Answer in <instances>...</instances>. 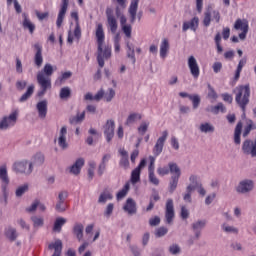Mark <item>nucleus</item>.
Returning a JSON list of instances; mask_svg holds the SVG:
<instances>
[{"label": "nucleus", "instance_id": "34", "mask_svg": "<svg viewBox=\"0 0 256 256\" xmlns=\"http://www.w3.org/2000/svg\"><path fill=\"white\" fill-rule=\"evenodd\" d=\"M243 129V123L238 122L234 131V143L236 145H241V131Z\"/></svg>", "mask_w": 256, "mask_h": 256}, {"label": "nucleus", "instance_id": "41", "mask_svg": "<svg viewBox=\"0 0 256 256\" xmlns=\"http://www.w3.org/2000/svg\"><path fill=\"white\" fill-rule=\"evenodd\" d=\"M130 184L126 183L124 187L116 194L117 201H121V199H124L127 196V193H129Z\"/></svg>", "mask_w": 256, "mask_h": 256}, {"label": "nucleus", "instance_id": "9", "mask_svg": "<svg viewBox=\"0 0 256 256\" xmlns=\"http://www.w3.org/2000/svg\"><path fill=\"white\" fill-rule=\"evenodd\" d=\"M147 165V159H142L139 163V165L132 171L131 173V183L132 185H136V183H139L141 181V170L145 169Z\"/></svg>", "mask_w": 256, "mask_h": 256}, {"label": "nucleus", "instance_id": "57", "mask_svg": "<svg viewBox=\"0 0 256 256\" xmlns=\"http://www.w3.org/2000/svg\"><path fill=\"white\" fill-rule=\"evenodd\" d=\"M217 92L215 89L211 87V84H208V99H212V101H216L217 99Z\"/></svg>", "mask_w": 256, "mask_h": 256}, {"label": "nucleus", "instance_id": "38", "mask_svg": "<svg viewBox=\"0 0 256 256\" xmlns=\"http://www.w3.org/2000/svg\"><path fill=\"white\" fill-rule=\"evenodd\" d=\"M65 223H67V219L63 217L57 218L54 222L53 231H56L57 233H61V229L63 225H65Z\"/></svg>", "mask_w": 256, "mask_h": 256}, {"label": "nucleus", "instance_id": "19", "mask_svg": "<svg viewBox=\"0 0 256 256\" xmlns=\"http://www.w3.org/2000/svg\"><path fill=\"white\" fill-rule=\"evenodd\" d=\"M34 49H36L34 55V64L39 68L43 65V46H41L39 43H36L34 45Z\"/></svg>", "mask_w": 256, "mask_h": 256}, {"label": "nucleus", "instance_id": "29", "mask_svg": "<svg viewBox=\"0 0 256 256\" xmlns=\"http://www.w3.org/2000/svg\"><path fill=\"white\" fill-rule=\"evenodd\" d=\"M22 17L24 19L23 20L24 29H28L30 33H33L35 31V24L31 22V20L29 19V15H27V13H23Z\"/></svg>", "mask_w": 256, "mask_h": 256}, {"label": "nucleus", "instance_id": "24", "mask_svg": "<svg viewBox=\"0 0 256 256\" xmlns=\"http://www.w3.org/2000/svg\"><path fill=\"white\" fill-rule=\"evenodd\" d=\"M221 231H223V233H226V235H239V228L230 225L227 222L221 224Z\"/></svg>", "mask_w": 256, "mask_h": 256}, {"label": "nucleus", "instance_id": "10", "mask_svg": "<svg viewBox=\"0 0 256 256\" xmlns=\"http://www.w3.org/2000/svg\"><path fill=\"white\" fill-rule=\"evenodd\" d=\"M104 135L107 143H111L113 137H115V121L110 119L107 120L104 125Z\"/></svg>", "mask_w": 256, "mask_h": 256}, {"label": "nucleus", "instance_id": "39", "mask_svg": "<svg viewBox=\"0 0 256 256\" xmlns=\"http://www.w3.org/2000/svg\"><path fill=\"white\" fill-rule=\"evenodd\" d=\"M30 163H33L34 165H43V163H45V155H43V153L39 152L36 153L33 158L32 161H30Z\"/></svg>", "mask_w": 256, "mask_h": 256}, {"label": "nucleus", "instance_id": "36", "mask_svg": "<svg viewBox=\"0 0 256 256\" xmlns=\"http://www.w3.org/2000/svg\"><path fill=\"white\" fill-rule=\"evenodd\" d=\"M127 47V57L128 59H131L133 65H135V63H137V58H135V47L133 46V44H129V42L126 45Z\"/></svg>", "mask_w": 256, "mask_h": 256}, {"label": "nucleus", "instance_id": "48", "mask_svg": "<svg viewBox=\"0 0 256 256\" xmlns=\"http://www.w3.org/2000/svg\"><path fill=\"white\" fill-rule=\"evenodd\" d=\"M72 75L73 73L71 71L62 73V75L56 80V85H61L64 81H67V79H71Z\"/></svg>", "mask_w": 256, "mask_h": 256}, {"label": "nucleus", "instance_id": "56", "mask_svg": "<svg viewBox=\"0 0 256 256\" xmlns=\"http://www.w3.org/2000/svg\"><path fill=\"white\" fill-rule=\"evenodd\" d=\"M167 233H169V229L162 226V227H159L156 229L155 235H156V237H165V235H167Z\"/></svg>", "mask_w": 256, "mask_h": 256}, {"label": "nucleus", "instance_id": "1", "mask_svg": "<svg viewBox=\"0 0 256 256\" xmlns=\"http://www.w3.org/2000/svg\"><path fill=\"white\" fill-rule=\"evenodd\" d=\"M97 39V61L101 69L105 67V61L111 59V46H103L105 43V32L103 31V25L98 24L96 29Z\"/></svg>", "mask_w": 256, "mask_h": 256}, {"label": "nucleus", "instance_id": "33", "mask_svg": "<svg viewBox=\"0 0 256 256\" xmlns=\"http://www.w3.org/2000/svg\"><path fill=\"white\" fill-rule=\"evenodd\" d=\"M234 29H236V31H249V23L247 20L237 19L234 24Z\"/></svg>", "mask_w": 256, "mask_h": 256}, {"label": "nucleus", "instance_id": "31", "mask_svg": "<svg viewBox=\"0 0 256 256\" xmlns=\"http://www.w3.org/2000/svg\"><path fill=\"white\" fill-rule=\"evenodd\" d=\"M168 167L172 177L181 178V168L179 167V165H177V163L170 162L168 164Z\"/></svg>", "mask_w": 256, "mask_h": 256}, {"label": "nucleus", "instance_id": "44", "mask_svg": "<svg viewBox=\"0 0 256 256\" xmlns=\"http://www.w3.org/2000/svg\"><path fill=\"white\" fill-rule=\"evenodd\" d=\"M207 225V220H197L192 224L193 231H201L202 229H205V226Z\"/></svg>", "mask_w": 256, "mask_h": 256}, {"label": "nucleus", "instance_id": "60", "mask_svg": "<svg viewBox=\"0 0 256 256\" xmlns=\"http://www.w3.org/2000/svg\"><path fill=\"white\" fill-rule=\"evenodd\" d=\"M38 205H39V200H35L34 202H32V204L30 206H28L26 208V212L27 213H35V211H37Z\"/></svg>", "mask_w": 256, "mask_h": 256}, {"label": "nucleus", "instance_id": "59", "mask_svg": "<svg viewBox=\"0 0 256 256\" xmlns=\"http://www.w3.org/2000/svg\"><path fill=\"white\" fill-rule=\"evenodd\" d=\"M157 173H158V175H160V177H165V175H169V173H170L169 167H167V166L158 167Z\"/></svg>", "mask_w": 256, "mask_h": 256}, {"label": "nucleus", "instance_id": "63", "mask_svg": "<svg viewBox=\"0 0 256 256\" xmlns=\"http://www.w3.org/2000/svg\"><path fill=\"white\" fill-rule=\"evenodd\" d=\"M119 165L124 169H129V156L121 157Z\"/></svg>", "mask_w": 256, "mask_h": 256}, {"label": "nucleus", "instance_id": "16", "mask_svg": "<svg viewBox=\"0 0 256 256\" xmlns=\"http://www.w3.org/2000/svg\"><path fill=\"white\" fill-rule=\"evenodd\" d=\"M189 29L194 33L195 31H197V29H199V17L196 16L192 18L190 21H185L183 23L182 31H189Z\"/></svg>", "mask_w": 256, "mask_h": 256}, {"label": "nucleus", "instance_id": "64", "mask_svg": "<svg viewBox=\"0 0 256 256\" xmlns=\"http://www.w3.org/2000/svg\"><path fill=\"white\" fill-rule=\"evenodd\" d=\"M65 209H67L65 202L58 200V202L56 204V211H58L59 213H63V211H65Z\"/></svg>", "mask_w": 256, "mask_h": 256}, {"label": "nucleus", "instance_id": "32", "mask_svg": "<svg viewBox=\"0 0 256 256\" xmlns=\"http://www.w3.org/2000/svg\"><path fill=\"white\" fill-rule=\"evenodd\" d=\"M107 201H113V193L109 190H104L101 192L99 198H98V203H107Z\"/></svg>", "mask_w": 256, "mask_h": 256}, {"label": "nucleus", "instance_id": "18", "mask_svg": "<svg viewBox=\"0 0 256 256\" xmlns=\"http://www.w3.org/2000/svg\"><path fill=\"white\" fill-rule=\"evenodd\" d=\"M119 19H120V26L125 37H127L128 39H131V33L133 31V27L131 26V24H127V17H125V15H121Z\"/></svg>", "mask_w": 256, "mask_h": 256}, {"label": "nucleus", "instance_id": "3", "mask_svg": "<svg viewBox=\"0 0 256 256\" xmlns=\"http://www.w3.org/2000/svg\"><path fill=\"white\" fill-rule=\"evenodd\" d=\"M233 93H235V101L237 105L242 109L243 113H245V109L247 105H249V97H251V88L249 84L237 86Z\"/></svg>", "mask_w": 256, "mask_h": 256}, {"label": "nucleus", "instance_id": "22", "mask_svg": "<svg viewBox=\"0 0 256 256\" xmlns=\"http://www.w3.org/2000/svg\"><path fill=\"white\" fill-rule=\"evenodd\" d=\"M47 108H48L47 100H41L36 104V109L38 111L39 119H45L47 117Z\"/></svg>", "mask_w": 256, "mask_h": 256}, {"label": "nucleus", "instance_id": "42", "mask_svg": "<svg viewBox=\"0 0 256 256\" xmlns=\"http://www.w3.org/2000/svg\"><path fill=\"white\" fill-rule=\"evenodd\" d=\"M179 179L180 178L171 176L168 186L169 193H175V189H177V186L179 185Z\"/></svg>", "mask_w": 256, "mask_h": 256}, {"label": "nucleus", "instance_id": "55", "mask_svg": "<svg viewBox=\"0 0 256 256\" xmlns=\"http://www.w3.org/2000/svg\"><path fill=\"white\" fill-rule=\"evenodd\" d=\"M115 209V205L113 203H109L106 206V209L104 211V216L107 217V219H109V217H111V215H113V210Z\"/></svg>", "mask_w": 256, "mask_h": 256}, {"label": "nucleus", "instance_id": "58", "mask_svg": "<svg viewBox=\"0 0 256 256\" xmlns=\"http://www.w3.org/2000/svg\"><path fill=\"white\" fill-rule=\"evenodd\" d=\"M230 247L233 251H245V248H243V244H241V242H232Z\"/></svg>", "mask_w": 256, "mask_h": 256}, {"label": "nucleus", "instance_id": "11", "mask_svg": "<svg viewBox=\"0 0 256 256\" xmlns=\"http://www.w3.org/2000/svg\"><path fill=\"white\" fill-rule=\"evenodd\" d=\"M167 137H169V132L165 130L162 132V136L158 138L154 146L153 153L155 157H159V155L163 153V145H165V141H167Z\"/></svg>", "mask_w": 256, "mask_h": 256}, {"label": "nucleus", "instance_id": "2", "mask_svg": "<svg viewBox=\"0 0 256 256\" xmlns=\"http://www.w3.org/2000/svg\"><path fill=\"white\" fill-rule=\"evenodd\" d=\"M55 71H57V66H52L51 63H46L43 69L37 73V83L41 87V91L38 92L39 97H43V95L47 93V90L51 89V77Z\"/></svg>", "mask_w": 256, "mask_h": 256}, {"label": "nucleus", "instance_id": "61", "mask_svg": "<svg viewBox=\"0 0 256 256\" xmlns=\"http://www.w3.org/2000/svg\"><path fill=\"white\" fill-rule=\"evenodd\" d=\"M203 25L204 27H209L211 25V12L207 11L204 14V19H203Z\"/></svg>", "mask_w": 256, "mask_h": 256}, {"label": "nucleus", "instance_id": "26", "mask_svg": "<svg viewBox=\"0 0 256 256\" xmlns=\"http://www.w3.org/2000/svg\"><path fill=\"white\" fill-rule=\"evenodd\" d=\"M170 45H169V39L164 38L162 39L160 43V57L161 59H165L167 57V54L169 53Z\"/></svg>", "mask_w": 256, "mask_h": 256}, {"label": "nucleus", "instance_id": "49", "mask_svg": "<svg viewBox=\"0 0 256 256\" xmlns=\"http://www.w3.org/2000/svg\"><path fill=\"white\" fill-rule=\"evenodd\" d=\"M253 129H256V125L253 123L252 120H249L247 126L244 128V131L242 134L243 137H248L249 133H251V131H253Z\"/></svg>", "mask_w": 256, "mask_h": 256}, {"label": "nucleus", "instance_id": "47", "mask_svg": "<svg viewBox=\"0 0 256 256\" xmlns=\"http://www.w3.org/2000/svg\"><path fill=\"white\" fill-rule=\"evenodd\" d=\"M190 101H192L193 109H199V105H201V97L198 94H194L189 96Z\"/></svg>", "mask_w": 256, "mask_h": 256}, {"label": "nucleus", "instance_id": "53", "mask_svg": "<svg viewBox=\"0 0 256 256\" xmlns=\"http://www.w3.org/2000/svg\"><path fill=\"white\" fill-rule=\"evenodd\" d=\"M168 251L171 255H179L181 253V247L178 244H171Z\"/></svg>", "mask_w": 256, "mask_h": 256}, {"label": "nucleus", "instance_id": "4", "mask_svg": "<svg viewBox=\"0 0 256 256\" xmlns=\"http://www.w3.org/2000/svg\"><path fill=\"white\" fill-rule=\"evenodd\" d=\"M11 180L9 179V172L7 170V164H2L0 166V187L1 193L4 199L5 205H7V201L9 199V184Z\"/></svg>", "mask_w": 256, "mask_h": 256}, {"label": "nucleus", "instance_id": "14", "mask_svg": "<svg viewBox=\"0 0 256 256\" xmlns=\"http://www.w3.org/2000/svg\"><path fill=\"white\" fill-rule=\"evenodd\" d=\"M106 17H107L108 27L111 33L113 34L117 33V28H118L117 18H115V16L113 15V12L109 8L106 10Z\"/></svg>", "mask_w": 256, "mask_h": 256}, {"label": "nucleus", "instance_id": "12", "mask_svg": "<svg viewBox=\"0 0 256 256\" xmlns=\"http://www.w3.org/2000/svg\"><path fill=\"white\" fill-rule=\"evenodd\" d=\"M165 219L168 225H171V223H173V219H175V206L173 205V199H168L166 201Z\"/></svg>", "mask_w": 256, "mask_h": 256}, {"label": "nucleus", "instance_id": "13", "mask_svg": "<svg viewBox=\"0 0 256 256\" xmlns=\"http://www.w3.org/2000/svg\"><path fill=\"white\" fill-rule=\"evenodd\" d=\"M188 68L190 69L192 77H194V79H199V75H201V70L195 56L188 57Z\"/></svg>", "mask_w": 256, "mask_h": 256}, {"label": "nucleus", "instance_id": "43", "mask_svg": "<svg viewBox=\"0 0 256 256\" xmlns=\"http://www.w3.org/2000/svg\"><path fill=\"white\" fill-rule=\"evenodd\" d=\"M35 91V86L34 85H30L27 88L26 93H24L21 97H20V103H25V101H27V99H29V97H31V95H33Z\"/></svg>", "mask_w": 256, "mask_h": 256}, {"label": "nucleus", "instance_id": "46", "mask_svg": "<svg viewBox=\"0 0 256 256\" xmlns=\"http://www.w3.org/2000/svg\"><path fill=\"white\" fill-rule=\"evenodd\" d=\"M195 191V186L193 185H188L186 188V193L183 196V199L186 203H191V193Z\"/></svg>", "mask_w": 256, "mask_h": 256}, {"label": "nucleus", "instance_id": "28", "mask_svg": "<svg viewBox=\"0 0 256 256\" xmlns=\"http://www.w3.org/2000/svg\"><path fill=\"white\" fill-rule=\"evenodd\" d=\"M5 235L7 237V239H9V241H16L17 238L19 237V233H17V229L8 226L5 229Z\"/></svg>", "mask_w": 256, "mask_h": 256}, {"label": "nucleus", "instance_id": "37", "mask_svg": "<svg viewBox=\"0 0 256 256\" xmlns=\"http://www.w3.org/2000/svg\"><path fill=\"white\" fill-rule=\"evenodd\" d=\"M83 224L81 223H77L74 225L73 227V233L74 235H76L78 241H82L83 240Z\"/></svg>", "mask_w": 256, "mask_h": 256}, {"label": "nucleus", "instance_id": "25", "mask_svg": "<svg viewBox=\"0 0 256 256\" xmlns=\"http://www.w3.org/2000/svg\"><path fill=\"white\" fill-rule=\"evenodd\" d=\"M206 111H208V113H213L214 115H219V112L226 113L227 108H225V105L220 102L216 106H208Z\"/></svg>", "mask_w": 256, "mask_h": 256}, {"label": "nucleus", "instance_id": "52", "mask_svg": "<svg viewBox=\"0 0 256 256\" xmlns=\"http://www.w3.org/2000/svg\"><path fill=\"white\" fill-rule=\"evenodd\" d=\"M147 129H149V122L147 121L141 122L140 126L138 127L139 135H145V133H147Z\"/></svg>", "mask_w": 256, "mask_h": 256}, {"label": "nucleus", "instance_id": "20", "mask_svg": "<svg viewBox=\"0 0 256 256\" xmlns=\"http://www.w3.org/2000/svg\"><path fill=\"white\" fill-rule=\"evenodd\" d=\"M137 9H139V0H131L130 6L128 8L130 23H135L137 19Z\"/></svg>", "mask_w": 256, "mask_h": 256}, {"label": "nucleus", "instance_id": "27", "mask_svg": "<svg viewBox=\"0 0 256 256\" xmlns=\"http://www.w3.org/2000/svg\"><path fill=\"white\" fill-rule=\"evenodd\" d=\"M25 193H29V183L21 184L15 190V196L18 199H21Z\"/></svg>", "mask_w": 256, "mask_h": 256}, {"label": "nucleus", "instance_id": "45", "mask_svg": "<svg viewBox=\"0 0 256 256\" xmlns=\"http://www.w3.org/2000/svg\"><path fill=\"white\" fill-rule=\"evenodd\" d=\"M31 221L33 223V227L35 228L43 227L45 223V220L41 216H32Z\"/></svg>", "mask_w": 256, "mask_h": 256}, {"label": "nucleus", "instance_id": "35", "mask_svg": "<svg viewBox=\"0 0 256 256\" xmlns=\"http://www.w3.org/2000/svg\"><path fill=\"white\" fill-rule=\"evenodd\" d=\"M142 115L139 113H130L126 119L125 125H133L134 123H137V121H141Z\"/></svg>", "mask_w": 256, "mask_h": 256}, {"label": "nucleus", "instance_id": "7", "mask_svg": "<svg viewBox=\"0 0 256 256\" xmlns=\"http://www.w3.org/2000/svg\"><path fill=\"white\" fill-rule=\"evenodd\" d=\"M255 182L251 179H243L238 185L235 187L236 192L240 195H247V193H251V190L254 189Z\"/></svg>", "mask_w": 256, "mask_h": 256}, {"label": "nucleus", "instance_id": "51", "mask_svg": "<svg viewBox=\"0 0 256 256\" xmlns=\"http://www.w3.org/2000/svg\"><path fill=\"white\" fill-rule=\"evenodd\" d=\"M148 181L156 187L159 186L160 183L159 178H157V175H155V172L148 173Z\"/></svg>", "mask_w": 256, "mask_h": 256}, {"label": "nucleus", "instance_id": "62", "mask_svg": "<svg viewBox=\"0 0 256 256\" xmlns=\"http://www.w3.org/2000/svg\"><path fill=\"white\" fill-rule=\"evenodd\" d=\"M148 173H155V157L149 156Z\"/></svg>", "mask_w": 256, "mask_h": 256}, {"label": "nucleus", "instance_id": "17", "mask_svg": "<svg viewBox=\"0 0 256 256\" xmlns=\"http://www.w3.org/2000/svg\"><path fill=\"white\" fill-rule=\"evenodd\" d=\"M68 7H69V0H62V5L56 21V25L58 28L61 27V25H63V19H65V14L67 13Z\"/></svg>", "mask_w": 256, "mask_h": 256}, {"label": "nucleus", "instance_id": "54", "mask_svg": "<svg viewBox=\"0 0 256 256\" xmlns=\"http://www.w3.org/2000/svg\"><path fill=\"white\" fill-rule=\"evenodd\" d=\"M115 97V90L113 88H110L108 92L104 93V99L107 101V103L113 101V98Z\"/></svg>", "mask_w": 256, "mask_h": 256}, {"label": "nucleus", "instance_id": "30", "mask_svg": "<svg viewBox=\"0 0 256 256\" xmlns=\"http://www.w3.org/2000/svg\"><path fill=\"white\" fill-rule=\"evenodd\" d=\"M200 133H215V126L209 122H203L199 126Z\"/></svg>", "mask_w": 256, "mask_h": 256}, {"label": "nucleus", "instance_id": "8", "mask_svg": "<svg viewBox=\"0 0 256 256\" xmlns=\"http://www.w3.org/2000/svg\"><path fill=\"white\" fill-rule=\"evenodd\" d=\"M242 153L256 157V140L246 139L242 143Z\"/></svg>", "mask_w": 256, "mask_h": 256}, {"label": "nucleus", "instance_id": "40", "mask_svg": "<svg viewBox=\"0 0 256 256\" xmlns=\"http://www.w3.org/2000/svg\"><path fill=\"white\" fill-rule=\"evenodd\" d=\"M85 120V112H82L81 114H77L76 116H72L69 119V123L71 125H77L79 123H83Z\"/></svg>", "mask_w": 256, "mask_h": 256}, {"label": "nucleus", "instance_id": "23", "mask_svg": "<svg viewBox=\"0 0 256 256\" xmlns=\"http://www.w3.org/2000/svg\"><path fill=\"white\" fill-rule=\"evenodd\" d=\"M85 165V159L84 158H78L75 163L69 167L70 173L72 175H79L81 173V169H83Z\"/></svg>", "mask_w": 256, "mask_h": 256}, {"label": "nucleus", "instance_id": "21", "mask_svg": "<svg viewBox=\"0 0 256 256\" xmlns=\"http://www.w3.org/2000/svg\"><path fill=\"white\" fill-rule=\"evenodd\" d=\"M123 210L125 213H128V215H135V213H137V203H135V200L132 198H128L123 206Z\"/></svg>", "mask_w": 256, "mask_h": 256}, {"label": "nucleus", "instance_id": "6", "mask_svg": "<svg viewBox=\"0 0 256 256\" xmlns=\"http://www.w3.org/2000/svg\"><path fill=\"white\" fill-rule=\"evenodd\" d=\"M12 169L15 173L21 175H31L33 173V162L28 160L17 161L12 165Z\"/></svg>", "mask_w": 256, "mask_h": 256}, {"label": "nucleus", "instance_id": "50", "mask_svg": "<svg viewBox=\"0 0 256 256\" xmlns=\"http://www.w3.org/2000/svg\"><path fill=\"white\" fill-rule=\"evenodd\" d=\"M71 97V88L63 87L60 90V99H69Z\"/></svg>", "mask_w": 256, "mask_h": 256}, {"label": "nucleus", "instance_id": "15", "mask_svg": "<svg viewBox=\"0 0 256 256\" xmlns=\"http://www.w3.org/2000/svg\"><path fill=\"white\" fill-rule=\"evenodd\" d=\"M58 145L63 150L69 147V144L67 143V126H62L60 129L58 136Z\"/></svg>", "mask_w": 256, "mask_h": 256}, {"label": "nucleus", "instance_id": "5", "mask_svg": "<svg viewBox=\"0 0 256 256\" xmlns=\"http://www.w3.org/2000/svg\"><path fill=\"white\" fill-rule=\"evenodd\" d=\"M17 119H19V109H14L10 114L4 115L0 118V131H9L17 125Z\"/></svg>", "mask_w": 256, "mask_h": 256}]
</instances>
